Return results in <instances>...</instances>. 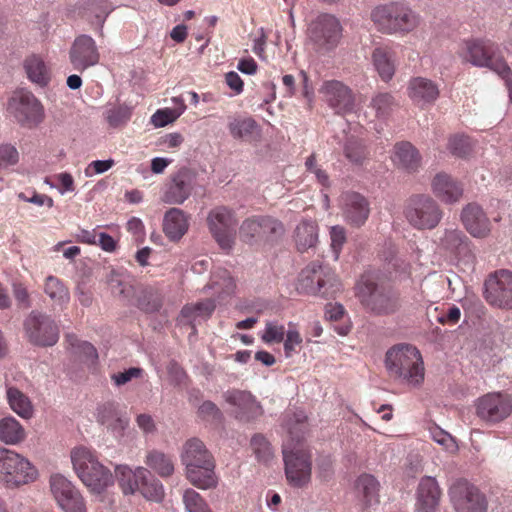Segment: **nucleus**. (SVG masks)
Listing matches in <instances>:
<instances>
[{
	"label": "nucleus",
	"instance_id": "obj_1",
	"mask_svg": "<svg viewBox=\"0 0 512 512\" xmlns=\"http://www.w3.org/2000/svg\"><path fill=\"white\" fill-rule=\"evenodd\" d=\"M305 419V415L299 412L294 414L293 419L287 421L290 436L282 446L286 478L289 484L298 488L310 482L312 471L310 450L300 438L305 431Z\"/></svg>",
	"mask_w": 512,
	"mask_h": 512
},
{
	"label": "nucleus",
	"instance_id": "obj_2",
	"mask_svg": "<svg viewBox=\"0 0 512 512\" xmlns=\"http://www.w3.org/2000/svg\"><path fill=\"white\" fill-rule=\"evenodd\" d=\"M356 296L368 312L377 316L392 315L402 307L399 292L390 286L377 283L372 272L361 276L356 284Z\"/></svg>",
	"mask_w": 512,
	"mask_h": 512
},
{
	"label": "nucleus",
	"instance_id": "obj_3",
	"mask_svg": "<svg viewBox=\"0 0 512 512\" xmlns=\"http://www.w3.org/2000/svg\"><path fill=\"white\" fill-rule=\"evenodd\" d=\"M371 20L376 29L387 35L405 36L421 24L420 15L403 2H388L371 11Z\"/></svg>",
	"mask_w": 512,
	"mask_h": 512
},
{
	"label": "nucleus",
	"instance_id": "obj_4",
	"mask_svg": "<svg viewBox=\"0 0 512 512\" xmlns=\"http://www.w3.org/2000/svg\"><path fill=\"white\" fill-rule=\"evenodd\" d=\"M71 462L79 479L92 493L100 494L113 485V474L99 462L91 449L84 446L74 448Z\"/></svg>",
	"mask_w": 512,
	"mask_h": 512
},
{
	"label": "nucleus",
	"instance_id": "obj_5",
	"mask_svg": "<svg viewBox=\"0 0 512 512\" xmlns=\"http://www.w3.org/2000/svg\"><path fill=\"white\" fill-rule=\"evenodd\" d=\"M385 365L390 376L419 386L424 380V366L419 350L412 345H399L386 353Z\"/></svg>",
	"mask_w": 512,
	"mask_h": 512
},
{
	"label": "nucleus",
	"instance_id": "obj_6",
	"mask_svg": "<svg viewBox=\"0 0 512 512\" xmlns=\"http://www.w3.org/2000/svg\"><path fill=\"white\" fill-rule=\"evenodd\" d=\"M341 284L335 272L327 265L312 262L299 274L297 290L300 293L334 297L340 291Z\"/></svg>",
	"mask_w": 512,
	"mask_h": 512
},
{
	"label": "nucleus",
	"instance_id": "obj_7",
	"mask_svg": "<svg viewBox=\"0 0 512 512\" xmlns=\"http://www.w3.org/2000/svg\"><path fill=\"white\" fill-rule=\"evenodd\" d=\"M37 468L23 455L0 446V482L17 488L38 478Z\"/></svg>",
	"mask_w": 512,
	"mask_h": 512
},
{
	"label": "nucleus",
	"instance_id": "obj_8",
	"mask_svg": "<svg viewBox=\"0 0 512 512\" xmlns=\"http://www.w3.org/2000/svg\"><path fill=\"white\" fill-rule=\"evenodd\" d=\"M403 215L414 229L431 230L440 223L443 212L431 196L416 194L406 200Z\"/></svg>",
	"mask_w": 512,
	"mask_h": 512
},
{
	"label": "nucleus",
	"instance_id": "obj_9",
	"mask_svg": "<svg viewBox=\"0 0 512 512\" xmlns=\"http://www.w3.org/2000/svg\"><path fill=\"white\" fill-rule=\"evenodd\" d=\"M342 37L339 20L330 14H321L312 20L307 28V43L319 54L334 50Z\"/></svg>",
	"mask_w": 512,
	"mask_h": 512
},
{
	"label": "nucleus",
	"instance_id": "obj_10",
	"mask_svg": "<svg viewBox=\"0 0 512 512\" xmlns=\"http://www.w3.org/2000/svg\"><path fill=\"white\" fill-rule=\"evenodd\" d=\"M27 340L35 346L51 347L59 340V327L48 314L37 310L31 311L23 323Z\"/></svg>",
	"mask_w": 512,
	"mask_h": 512
},
{
	"label": "nucleus",
	"instance_id": "obj_11",
	"mask_svg": "<svg viewBox=\"0 0 512 512\" xmlns=\"http://www.w3.org/2000/svg\"><path fill=\"white\" fill-rule=\"evenodd\" d=\"M206 221L208 229L219 247L230 252L236 239L237 219L235 213L225 206H217L208 212Z\"/></svg>",
	"mask_w": 512,
	"mask_h": 512
},
{
	"label": "nucleus",
	"instance_id": "obj_12",
	"mask_svg": "<svg viewBox=\"0 0 512 512\" xmlns=\"http://www.w3.org/2000/svg\"><path fill=\"white\" fill-rule=\"evenodd\" d=\"M450 503L455 512H487L486 496L465 479H456L448 489Z\"/></svg>",
	"mask_w": 512,
	"mask_h": 512
},
{
	"label": "nucleus",
	"instance_id": "obj_13",
	"mask_svg": "<svg viewBox=\"0 0 512 512\" xmlns=\"http://www.w3.org/2000/svg\"><path fill=\"white\" fill-rule=\"evenodd\" d=\"M8 110L21 126L27 128L37 127L45 116L41 102L28 91L15 93L8 102Z\"/></svg>",
	"mask_w": 512,
	"mask_h": 512
},
{
	"label": "nucleus",
	"instance_id": "obj_14",
	"mask_svg": "<svg viewBox=\"0 0 512 512\" xmlns=\"http://www.w3.org/2000/svg\"><path fill=\"white\" fill-rule=\"evenodd\" d=\"M465 58L474 66L486 67L498 73L507 64L497 53L498 47L490 40H468L464 43Z\"/></svg>",
	"mask_w": 512,
	"mask_h": 512
},
{
	"label": "nucleus",
	"instance_id": "obj_15",
	"mask_svg": "<svg viewBox=\"0 0 512 512\" xmlns=\"http://www.w3.org/2000/svg\"><path fill=\"white\" fill-rule=\"evenodd\" d=\"M49 485L56 503L63 512H87L82 494L64 475H51Z\"/></svg>",
	"mask_w": 512,
	"mask_h": 512
},
{
	"label": "nucleus",
	"instance_id": "obj_16",
	"mask_svg": "<svg viewBox=\"0 0 512 512\" xmlns=\"http://www.w3.org/2000/svg\"><path fill=\"white\" fill-rule=\"evenodd\" d=\"M484 298L492 306L512 310V272L501 269L484 282Z\"/></svg>",
	"mask_w": 512,
	"mask_h": 512
},
{
	"label": "nucleus",
	"instance_id": "obj_17",
	"mask_svg": "<svg viewBox=\"0 0 512 512\" xmlns=\"http://www.w3.org/2000/svg\"><path fill=\"white\" fill-rule=\"evenodd\" d=\"M475 409L482 421L496 424L511 415L512 398L500 392L487 393L476 400Z\"/></svg>",
	"mask_w": 512,
	"mask_h": 512
},
{
	"label": "nucleus",
	"instance_id": "obj_18",
	"mask_svg": "<svg viewBox=\"0 0 512 512\" xmlns=\"http://www.w3.org/2000/svg\"><path fill=\"white\" fill-rule=\"evenodd\" d=\"M324 101L337 114H345L354 109V96L351 89L338 80L324 81L319 89Z\"/></svg>",
	"mask_w": 512,
	"mask_h": 512
},
{
	"label": "nucleus",
	"instance_id": "obj_19",
	"mask_svg": "<svg viewBox=\"0 0 512 512\" xmlns=\"http://www.w3.org/2000/svg\"><path fill=\"white\" fill-rule=\"evenodd\" d=\"M69 59L74 69L81 72L97 65L100 54L94 39L86 34L76 37L69 51Z\"/></svg>",
	"mask_w": 512,
	"mask_h": 512
},
{
	"label": "nucleus",
	"instance_id": "obj_20",
	"mask_svg": "<svg viewBox=\"0 0 512 512\" xmlns=\"http://www.w3.org/2000/svg\"><path fill=\"white\" fill-rule=\"evenodd\" d=\"M342 216L352 226L360 227L365 224L370 214V203L360 193L348 191L339 199Z\"/></svg>",
	"mask_w": 512,
	"mask_h": 512
},
{
	"label": "nucleus",
	"instance_id": "obj_21",
	"mask_svg": "<svg viewBox=\"0 0 512 512\" xmlns=\"http://www.w3.org/2000/svg\"><path fill=\"white\" fill-rule=\"evenodd\" d=\"M192 176L187 169H180L165 184L161 200L170 205L183 204L191 195Z\"/></svg>",
	"mask_w": 512,
	"mask_h": 512
},
{
	"label": "nucleus",
	"instance_id": "obj_22",
	"mask_svg": "<svg viewBox=\"0 0 512 512\" xmlns=\"http://www.w3.org/2000/svg\"><path fill=\"white\" fill-rule=\"evenodd\" d=\"M223 397L228 404L235 407V416L240 420H252L263 412L261 405L250 392L228 390L223 394Z\"/></svg>",
	"mask_w": 512,
	"mask_h": 512
},
{
	"label": "nucleus",
	"instance_id": "obj_23",
	"mask_svg": "<svg viewBox=\"0 0 512 512\" xmlns=\"http://www.w3.org/2000/svg\"><path fill=\"white\" fill-rule=\"evenodd\" d=\"M442 491L432 476L423 477L417 487L415 512H437Z\"/></svg>",
	"mask_w": 512,
	"mask_h": 512
},
{
	"label": "nucleus",
	"instance_id": "obj_24",
	"mask_svg": "<svg viewBox=\"0 0 512 512\" xmlns=\"http://www.w3.org/2000/svg\"><path fill=\"white\" fill-rule=\"evenodd\" d=\"M461 219L463 225L473 237L484 238L491 231L490 221L486 213L476 203H469L463 208Z\"/></svg>",
	"mask_w": 512,
	"mask_h": 512
},
{
	"label": "nucleus",
	"instance_id": "obj_25",
	"mask_svg": "<svg viewBox=\"0 0 512 512\" xmlns=\"http://www.w3.org/2000/svg\"><path fill=\"white\" fill-rule=\"evenodd\" d=\"M96 419L117 437L123 435L129 423L128 417L118 409V405L114 402L99 405L96 410Z\"/></svg>",
	"mask_w": 512,
	"mask_h": 512
},
{
	"label": "nucleus",
	"instance_id": "obj_26",
	"mask_svg": "<svg viewBox=\"0 0 512 512\" xmlns=\"http://www.w3.org/2000/svg\"><path fill=\"white\" fill-rule=\"evenodd\" d=\"M439 93L437 84L428 78L414 77L409 81L408 96L421 108L434 104Z\"/></svg>",
	"mask_w": 512,
	"mask_h": 512
},
{
	"label": "nucleus",
	"instance_id": "obj_27",
	"mask_svg": "<svg viewBox=\"0 0 512 512\" xmlns=\"http://www.w3.org/2000/svg\"><path fill=\"white\" fill-rule=\"evenodd\" d=\"M181 463L186 471L200 465H209L214 462V458L205 444L198 438L188 439L182 446L180 453Z\"/></svg>",
	"mask_w": 512,
	"mask_h": 512
},
{
	"label": "nucleus",
	"instance_id": "obj_28",
	"mask_svg": "<svg viewBox=\"0 0 512 512\" xmlns=\"http://www.w3.org/2000/svg\"><path fill=\"white\" fill-rule=\"evenodd\" d=\"M431 187L434 195L445 204L456 203L463 195L462 185L444 172L435 175Z\"/></svg>",
	"mask_w": 512,
	"mask_h": 512
},
{
	"label": "nucleus",
	"instance_id": "obj_29",
	"mask_svg": "<svg viewBox=\"0 0 512 512\" xmlns=\"http://www.w3.org/2000/svg\"><path fill=\"white\" fill-rule=\"evenodd\" d=\"M189 215L179 208H170L163 217V232L174 242L179 241L189 229Z\"/></svg>",
	"mask_w": 512,
	"mask_h": 512
},
{
	"label": "nucleus",
	"instance_id": "obj_30",
	"mask_svg": "<svg viewBox=\"0 0 512 512\" xmlns=\"http://www.w3.org/2000/svg\"><path fill=\"white\" fill-rule=\"evenodd\" d=\"M216 308L213 299H206L194 304L185 305L180 313L179 321L191 326L192 332H196V324L210 318Z\"/></svg>",
	"mask_w": 512,
	"mask_h": 512
},
{
	"label": "nucleus",
	"instance_id": "obj_31",
	"mask_svg": "<svg viewBox=\"0 0 512 512\" xmlns=\"http://www.w3.org/2000/svg\"><path fill=\"white\" fill-rule=\"evenodd\" d=\"M441 246L459 259L469 260L472 257L469 238L458 229H446L441 238Z\"/></svg>",
	"mask_w": 512,
	"mask_h": 512
},
{
	"label": "nucleus",
	"instance_id": "obj_32",
	"mask_svg": "<svg viewBox=\"0 0 512 512\" xmlns=\"http://www.w3.org/2000/svg\"><path fill=\"white\" fill-rule=\"evenodd\" d=\"M391 159L394 165L409 173L416 172L421 165L418 150L409 142L396 143Z\"/></svg>",
	"mask_w": 512,
	"mask_h": 512
},
{
	"label": "nucleus",
	"instance_id": "obj_33",
	"mask_svg": "<svg viewBox=\"0 0 512 512\" xmlns=\"http://www.w3.org/2000/svg\"><path fill=\"white\" fill-rule=\"evenodd\" d=\"M147 475L148 469L142 466H138L134 470L128 465H118L115 468V477L125 495L138 491L141 479Z\"/></svg>",
	"mask_w": 512,
	"mask_h": 512
},
{
	"label": "nucleus",
	"instance_id": "obj_34",
	"mask_svg": "<svg viewBox=\"0 0 512 512\" xmlns=\"http://www.w3.org/2000/svg\"><path fill=\"white\" fill-rule=\"evenodd\" d=\"M5 387L10 409L23 419H31L34 415V406L30 398L15 386L5 384Z\"/></svg>",
	"mask_w": 512,
	"mask_h": 512
},
{
	"label": "nucleus",
	"instance_id": "obj_35",
	"mask_svg": "<svg viewBox=\"0 0 512 512\" xmlns=\"http://www.w3.org/2000/svg\"><path fill=\"white\" fill-rule=\"evenodd\" d=\"M23 67L27 78L40 87H45L51 80V72L44 60L35 54L25 58Z\"/></svg>",
	"mask_w": 512,
	"mask_h": 512
},
{
	"label": "nucleus",
	"instance_id": "obj_36",
	"mask_svg": "<svg viewBox=\"0 0 512 512\" xmlns=\"http://www.w3.org/2000/svg\"><path fill=\"white\" fill-rule=\"evenodd\" d=\"M83 14L86 19L102 31L103 24L113 11L109 0H82Z\"/></svg>",
	"mask_w": 512,
	"mask_h": 512
},
{
	"label": "nucleus",
	"instance_id": "obj_37",
	"mask_svg": "<svg viewBox=\"0 0 512 512\" xmlns=\"http://www.w3.org/2000/svg\"><path fill=\"white\" fill-rule=\"evenodd\" d=\"M186 477L190 483L199 489L215 488L218 484V477L215 473V461L209 465H200L186 471Z\"/></svg>",
	"mask_w": 512,
	"mask_h": 512
},
{
	"label": "nucleus",
	"instance_id": "obj_38",
	"mask_svg": "<svg viewBox=\"0 0 512 512\" xmlns=\"http://www.w3.org/2000/svg\"><path fill=\"white\" fill-rule=\"evenodd\" d=\"M145 464L162 478L170 477L175 470L172 456L157 449H152L147 452Z\"/></svg>",
	"mask_w": 512,
	"mask_h": 512
},
{
	"label": "nucleus",
	"instance_id": "obj_39",
	"mask_svg": "<svg viewBox=\"0 0 512 512\" xmlns=\"http://www.w3.org/2000/svg\"><path fill=\"white\" fill-rule=\"evenodd\" d=\"M26 438V431L21 423L12 416L0 420V441L7 445H17Z\"/></svg>",
	"mask_w": 512,
	"mask_h": 512
},
{
	"label": "nucleus",
	"instance_id": "obj_40",
	"mask_svg": "<svg viewBox=\"0 0 512 512\" xmlns=\"http://www.w3.org/2000/svg\"><path fill=\"white\" fill-rule=\"evenodd\" d=\"M373 65L381 79L385 82L392 79L395 73L393 53L387 47H376L372 53Z\"/></svg>",
	"mask_w": 512,
	"mask_h": 512
},
{
	"label": "nucleus",
	"instance_id": "obj_41",
	"mask_svg": "<svg viewBox=\"0 0 512 512\" xmlns=\"http://www.w3.org/2000/svg\"><path fill=\"white\" fill-rule=\"evenodd\" d=\"M318 241V226L311 220L301 221L295 229V242L297 249L304 252L316 245Z\"/></svg>",
	"mask_w": 512,
	"mask_h": 512
},
{
	"label": "nucleus",
	"instance_id": "obj_42",
	"mask_svg": "<svg viewBox=\"0 0 512 512\" xmlns=\"http://www.w3.org/2000/svg\"><path fill=\"white\" fill-rule=\"evenodd\" d=\"M355 487L366 506L378 503L380 484L373 475H360L356 480Z\"/></svg>",
	"mask_w": 512,
	"mask_h": 512
},
{
	"label": "nucleus",
	"instance_id": "obj_43",
	"mask_svg": "<svg viewBox=\"0 0 512 512\" xmlns=\"http://www.w3.org/2000/svg\"><path fill=\"white\" fill-rule=\"evenodd\" d=\"M66 342L73 355L87 365H94L98 360V353L96 348L89 342L82 341L74 334L66 335Z\"/></svg>",
	"mask_w": 512,
	"mask_h": 512
},
{
	"label": "nucleus",
	"instance_id": "obj_44",
	"mask_svg": "<svg viewBox=\"0 0 512 512\" xmlns=\"http://www.w3.org/2000/svg\"><path fill=\"white\" fill-rule=\"evenodd\" d=\"M44 292L56 306L64 307L70 301L68 288L55 276L50 275L45 279Z\"/></svg>",
	"mask_w": 512,
	"mask_h": 512
},
{
	"label": "nucleus",
	"instance_id": "obj_45",
	"mask_svg": "<svg viewBox=\"0 0 512 512\" xmlns=\"http://www.w3.org/2000/svg\"><path fill=\"white\" fill-rule=\"evenodd\" d=\"M107 283L112 293L123 299H129L134 293L132 279L125 272L112 270L107 277Z\"/></svg>",
	"mask_w": 512,
	"mask_h": 512
},
{
	"label": "nucleus",
	"instance_id": "obj_46",
	"mask_svg": "<svg viewBox=\"0 0 512 512\" xmlns=\"http://www.w3.org/2000/svg\"><path fill=\"white\" fill-rule=\"evenodd\" d=\"M228 130L234 139H245L258 130V124L251 117H230Z\"/></svg>",
	"mask_w": 512,
	"mask_h": 512
},
{
	"label": "nucleus",
	"instance_id": "obj_47",
	"mask_svg": "<svg viewBox=\"0 0 512 512\" xmlns=\"http://www.w3.org/2000/svg\"><path fill=\"white\" fill-rule=\"evenodd\" d=\"M261 229V215L251 216L240 225L239 237L247 244L256 243L261 241Z\"/></svg>",
	"mask_w": 512,
	"mask_h": 512
},
{
	"label": "nucleus",
	"instance_id": "obj_48",
	"mask_svg": "<svg viewBox=\"0 0 512 512\" xmlns=\"http://www.w3.org/2000/svg\"><path fill=\"white\" fill-rule=\"evenodd\" d=\"M140 493L146 499L154 502H160L164 498V488L162 483L154 478L148 470V475L141 479Z\"/></svg>",
	"mask_w": 512,
	"mask_h": 512
},
{
	"label": "nucleus",
	"instance_id": "obj_49",
	"mask_svg": "<svg viewBox=\"0 0 512 512\" xmlns=\"http://www.w3.org/2000/svg\"><path fill=\"white\" fill-rule=\"evenodd\" d=\"M261 224V240H274L284 234L285 229L283 224L273 217L261 215Z\"/></svg>",
	"mask_w": 512,
	"mask_h": 512
},
{
	"label": "nucleus",
	"instance_id": "obj_50",
	"mask_svg": "<svg viewBox=\"0 0 512 512\" xmlns=\"http://www.w3.org/2000/svg\"><path fill=\"white\" fill-rule=\"evenodd\" d=\"M251 447L256 458L263 463H268L273 457V449L269 441L261 434L251 438Z\"/></svg>",
	"mask_w": 512,
	"mask_h": 512
},
{
	"label": "nucleus",
	"instance_id": "obj_51",
	"mask_svg": "<svg viewBox=\"0 0 512 512\" xmlns=\"http://www.w3.org/2000/svg\"><path fill=\"white\" fill-rule=\"evenodd\" d=\"M395 106L394 97L390 93H378L371 100V107L379 118L387 117Z\"/></svg>",
	"mask_w": 512,
	"mask_h": 512
},
{
	"label": "nucleus",
	"instance_id": "obj_52",
	"mask_svg": "<svg viewBox=\"0 0 512 512\" xmlns=\"http://www.w3.org/2000/svg\"><path fill=\"white\" fill-rule=\"evenodd\" d=\"M186 109V105L182 104L178 111L172 109H159L151 116V123L157 127H164L175 121Z\"/></svg>",
	"mask_w": 512,
	"mask_h": 512
},
{
	"label": "nucleus",
	"instance_id": "obj_53",
	"mask_svg": "<svg viewBox=\"0 0 512 512\" xmlns=\"http://www.w3.org/2000/svg\"><path fill=\"white\" fill-rule=\"evenodd\" d=\"M183 502L188 512H205L209 511L208 505L201 495L193 489L185 490L183 494Z\"/></svg>",
	"mask_w": 512,
	"mask_h": 512
},
{
	"label": "nucleus",
	"instance_id": "obj_54",
	"mask_svg": "<svg viewBox=\"0 0 512 512\" xmlns=\"http://www.w3.org/2000/svg\"><path fill=\"white\" fill-rule=\"evenodd\" d=\"M138 306L146 313H155L162 307V297L156 292H145L139 299Z\"/></svg>",
	"mask_w": 512,
	"mask_h": 512
},
{
	"label": "nucleus",
	"instance_id": "obj_55",
	"mask_svg": "<svg viewBox=\"0 0 512 512\" xmlns=\"http://www.w3.org/2000/svg\"><path fill=\"white\" fill-rule=\"evenodd\" d=\"M285 336V328L276 322H267L264 332L262 334V340L267 343H279L282 342Z\"/></svg>",
	"mask_w": 512,
	"mask_h": 512
},
{
	"label": "nucleus",
	"instance_id": "obj_56",
	"mask_svg": "<svg viewBox=\"0 0 512 512\" xmlns=\"http://www.w3.org/2000/svg\"><path fill=\"white\" fill-rule=\"evenodd\" d=\"M131 117V109L128 106H118L107 111L106 119L110 126L118 127L126 123Z\"/></svg>",
	"mask_w": 512,
	"mask_h": 512
},
{
	"label": "nucleus",
	"instance_id": "obj_57",
	"mask_svg": "<svg viewBox=\"0 0 512 512\" xmlns=\"http://www.w3.org/2000/svg\"><path fill=\"white\" fill-rule=\"evenodd\" d=\"M345 155L351 162L360 164L367 157V152L361 142L349 140L345 146Z\"/></svg>",
	"mask_w": 512,
	"mask_h": 512
},
{
	"label": "nucleus",
	"instance_id": "obj_58",
	"mask_svg": "<svg viewBox=\"0 0 512 512\" xmlns=\"http://www.w3.org/2000/svg\"><path fill=\"white\" fill-rule=\"evenodd\" d=\"M19 153L11 144L0 145V168H7L17 164Z\"/></svg>",
	"mask_w": 512,
	"mask_h": 512
},
{
	"label": "nucleus",
	"instance_id": "obj_59",
	"mask_svg": "<svg viewBox=\"0 0 512 512\" xmlns=\"http://www.w3.org/2000/svg\"><path fill=\"white\" fill-rule=\"evenodd\" d=\"M448 150L459 157H463L469 153L470 147L467 137L463 135H454L449 138Z\"/></svg>",
	"mask_w": 512,
	"mask_h": 512
},
{
	"label": "nucleus",
	"instance_id": "obj_60",
	"mask_svg": "<svg viewBox=\"0 0 512 512\" xmlns=\"http://www.w3.org/2000/svg\"><path fill=\"white\" fill-rule=\"evenodd\" d=\"M143 370L138 367H131L123 372L115 373L111 376L112 381L116 386H122L133 378H138L142 375Z\"/></svg>",
	"mask_w": 512,
	"mask_h": 512
},
{
	"label": "nucleus",
	"instance_id": "obj_61",
	"mask_svg": "<svg viewBox=\"0 0 512 512\" xmlns=\"http://www.w3.org/2000/svg\"><path fill=\"white\" fill-rule=\"evenodd\" d=\"M114 164L115 162L113 159L92 161L85 169V175L87 177H91L95 174H102L111 169Z\"/></svg>",
	"mask_w": 512,
	"mask_h": 512
},
{
	"label": "nucleus",
	"instance_id": "obj_62",
	"mask_svg": "<svg viewBox=\"0 0 512 512\" xmlns=\"http://www.w3.org/2000/svg\"><path fill=\"white\" fill-rule=\"evenodd\" d=\"M200 417L206 420H220L221 411L217 405L211 401H204L198 409Z\"/></svg>",
	"mask_w": 512,
	"mask_h": 512
},
{
	"label": "nucleus",
	"instance_id": "obj_63",
	"mask_svg": "<svg viewBox=\"0 0 512 512\" xmlns=\"http://www.w3.org/2000/svg\"><path fill=\"white\" fill-rule=\"evenodd\" d=\"M317 471L322 480H328L333 474V460L330 456H321L317 459Z\"/></svg>",
	"mask_w": 512,
	"mask_h": 512
},
{
	"label": "nucleus",
	"instance_id": "obj_64",
	"mask_svg": "<svg viewBox=\"0 0 512 512\" xmlns=\"http://www.w3.org/2000/svg\"><path fill=\"white\" fill-rule=\"evenodd\" d=\"M302 343V337L296 330H288L284 342V351L286 357H290L295 351V347Z\"/></svg>",
	"mask_w": 512,
	"mask_h": 512
}]
</instances>
